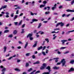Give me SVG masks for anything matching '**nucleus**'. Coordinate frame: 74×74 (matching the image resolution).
Here are the masks:
<instances>
[{
    "label": "nucleus",
    "mask_w": 74,
    "mask_h": 74,
    "mask_svg": "<svg viewBox=\"0 0 74 74\" xmlns=\"http://www.w3.org/2000/svg\"><path fill=\"white\" fill-rule=\"evenodd\" d=\"M61 41L62 42V44L63 45H64V42H67V40H61Z\"/></svg>",
    "instance_id": "2"
},
{
    "label": "nucleus",
    "mask_w": 74,
    "mask_h": 74,
    "mask_svg": "<svg viewBox=\"0 0 74 74\" xmlns=\"http://www.w3.org/2000/svg\"><path fill=\"white\" fill-rule=\"evenodd\" d=\"M66 11H67V12H74V10L68 9L66 10Z\"/></svg>",
    "instance_id": "4"
},
{
    "label": "nucleus",
    "mask_w": 74,
    "mask_h": 74,
    "mask_svg": "<svg viewBox=\"0 0 74 74\" xmlns=\"http://www.w3.org/2000/svg\"><path fill=\"white\" fill-rule=\"evenodd\" d=\"M40 73V71H37L35 73V74H37L38 73Z\"/></svg>",
    "instance_id": "49"
},
{
    "label": "nucleus",
    "mask_w": 74,
    "mask_h": 74,
    "mask_svg": "<svg viewBox=\"0 0 74 74\" xmlns=\"http://www.w3.org/2000/svg\"><path fill=\"white\" fill-rule=\"evenodd\" d=\"M43 66L45 67V66H46V65L45 64V63H44L43 64Z\"/></svg>",
    "instance_id": "60"
},
{
    "label": "nucleus",
    "mask_w": 74,
    "mask_h": 74,
    "mask_svg": "<svg viewBox=\"0 0 74 74\" xmlns=\"http://www.w3.org/2000/svg\"><path fill=\"white\" fill-rule=\"evenodd\" d=\"M74 63V60H71L70 62V63H71V64H73Z\"/></svg>",
    "instance_id": "31"
},
{
    "label": "nucleus",
    "mask_w": 74,
    "mask_h": 74,
    "mask_svg": "<svg viewBox=\"0 0 74 74\" xmlns=\"http://www.w3.org/2000/svg\"><path fill=\"white\" fill-rule=\"evenodd\" d=\"M56 37H57L56 36H55L53 38V40H55V39L56 38Z\"/></svg>",
    "instance_id": "55"
},
{
    "label": "nucleus",
    "mask_w": 74,
    "mask_h": 74,
    "mask_svg": "<svg viewBox=\"0 0 74 74\" xmlns=\"http://www.w3.org/2000/svg\"><path fill=\"white\" fill-rule=\"evenodd\" d=\"M30 12L31 15H32V16H33V15H34V13H33L32 12Z\"/></svg>",
    "instance_id": "38"
},
{
    "label": "nucleus",
    "mask_w": 74,
    "mask_h": 74,
    "mask_svg": "<svg viewBox=\"0 0 74 74\" xmlns=\"http://www.w3.org/2000/svg\"><path fill=\"white\" fill-rule=\"evenodd\" d=\"M60 23H58L56 25V27H58L59 25H60Z\"/></svg>",
    "instance_id": "46"
},
{
    "label": "nucleus",
    "mask_w": 74,
    "mask_h": 74,
    "mask_svg": "<svg viewBox=\"0 0 74 74\" xmlns=\"http://www.w3.org/2000/svg\"><path fill=\"white\" fill-rule=\"evenodd\" d=\"M18 43L19 44H23V43H22V42L21 41H19L18 42Z\"/></svg>",
    "instance_id": "57"
},
{
    "label": "nucleus",
    "mask_w": 74,
    "mask_h": 74,
    "mask_svg": "<svg viewBox=\"0 0 74 74\" xmlns=\"http://www.w3.org/2000/svg\"><path fill=\"white\" fill-rule=\"evenodd\" d=\"M59 67H57L56 66H55L53 67V69H54V70L59 69Z\"/></svg>",
    "instance_id": "12"
},
{
    "label": "nucleus",
    "mask_w": 74,
    "mask_h": 74,
    "mask_svg": "<svg viewBox=\"0 0 74 74\" xmlns=\"http://www.w3.org/2000/svg\"><path fill=\"white\" fill-rule=\"evenodd\" d=\"M25 24H23L22 26V28H23L25 27Z\"/></svg>",
    "instance_id": "54"
},
{
    "label": "nucleus",
    "mask_w": 74,
    "mask_h": 74,
    "mask_svg": "<svg viewBox=\"0 0 74 74\" xmlns=\"http://www.w3.org/2000/svg\"><path fill=\"white\" fill-rule=\"evenodd\" d=\"M39 32H40V34H44V32H41V31H40Z\"/></svg>",
    "instance_id": "42"
},
{
    "label": "nucleus",
    "mask_w": 74,
    "mask_h": 74,
    "mask_svg": "<svg viewBox=\"0 0 74 74\" xmlns=\"http://www.w3.org/2000/svg\"><path fill=\"white\" fill-rule=\"evenodd\" d=\"M17 18H18V15L15 16L14 17V20H15V19H16Z\"/></svg>",
    "instance_id": "30"
},
{
    "label": "nucleus",
    "mask_w": 74,
    "mask_h": 74,
    "mask_svg": "<svg viewBox=\"0 0 74 74\" xmlns=\"http://www.w3.org/2000/svg\"><path fill=\"white\" fill-rule=\"evenodd\" d=\"M74 3V0H73L72 1H71V5H73Z\"/></svg>",
    "instance_id": "37"
},
{
    "label": "nucleus",
    "mask_w": 74,
    "mask_h": 74,
    "mask_svg": "<svg viewBox=\"0 0 74 74\" xmlns=\"http://www.w3.org/2000/svg\"><path fill=\"white\" fill-rule=\"evenodd\" d=\"M29 63H26V64L25 65L26 67H28L29 66Z\"/></svg>",
    "instance_id": "52"
},
{
    "label": "nucleus",
    "mask_w": 74,
    "mask_h": 74,
    "mask_svg": "<svg viewBox=\"0 0 74 74\" xmlns=\"http://www.w3.org/2000/svg\"><path fill=\"white\" fill-rule=\"evenodd\" d=\"M32 70H33L32 68H30L28 70V72H30V71H32Z\"/></svg>",
    "instance_id": "41"
},
{
    "label": "nucleus",
    "mask_w": 74,
    "mask_h": 74,
    "mask_svg": "<svg viewBox=\"0 0 74 74\" xmlns=\"http://www.w3.org/2000/svg\"><path fill=\"white\" fill-rule=\"evenodd\" d=\"M15 70V71H21V70L18 69H14Z\"/></svg>",
    "instance_id": "26"
},
{
    "label": "nucleus",
    "mask_w": 74,
    "mask_h": 74,
    "mask_svg": "<svg viewBox=\"0 0 74 74\" xmlns=\"http://www.w3.org/2000/svg\"><path fill=\"white\" fill-rule=\"evenodd\" d=\"M45 40L46 41H47V43H48L49 42V39H48V38H46L45 39Z\"/></svg>",
    "instance_id": "34"
},
{
    "label": "nucleus",
    "mask_w": 74,
    "mask_h": 74,
    "mask_svg": "<svg viewBox=\"0 0 74 74\" xmlns=\"http://www.w3.org/2000/svg\"><path fill=\"white\" fill-rule=\"evenodd\" d=\"M13 37V35L12 34H10L8 36V37H10V38H12Z\"/></svg>",
    "instance_id": "23"
},
{
    "label": "nucleus",
    "mask_w": 74,
    "mask_h": 74,
    "mask_svg": "<svg viewBox=\"0 0 74 74\" xmlns=\"http://www.w3.org/2000/svg\"><path fill=\"white\" fill-rule=\"evenodd\" d=\"M66 48H67L66 47H62L60 48V49L62 50V49H66Z\"/></svg>",
    "instance_id": "11"
},
{
    "label": "nucleus",
    "mask_w": 74,
    "mask_h": 74,
    "mask_svg": "<svg viewBox=\"0 0 74 74\" xmlns=\"http://www.w3.org/2000/svg\"><path fill=\"white\" fill-rule=\"evenodd\" d=\"M30 55H31V54H30V53H27L25 54V56H30Z\"/></svg>",
    "instance_id": "13"
},
{
    "label": "nucleus",
    "mask_w": 74,
    "mask_h": 74,
    "mask_svg": "<svg viewBox=\"0 0 74 74\" xmlns=\"http://www.w3.org/2000/svg\"><path fill=\"white\" fill-rule=\"evenodd\" d=\"M41 25H42L41 23H39V24L38 26V29H39V28H40V27L41 26Z\"/></svg>",
    "instance_id": "25"
},
{
    "label": "nucleus",
    "mask_w": 74,
    "mask_h": 74,
    "mask_svg": "<svg viewBox=\"0 0 74 74\" xmlns=\"http://www.w3.org/2000/svg\"><path fill=\"white\" fill-rule=\"evenodd\" d=\"M18 9H21V8L20 7L18 6L16 8H15L14 9V10H16Z\"/></svg>",
    "instance_id": "29"
},
{
    "label": "nucleus",
    "mask_w": 74,
    "mask_h": 74,
    "mask_svg": "<svg viewBox=\"0 0 74 74\" xmlns=\"http://www.w3.org/2000/svg\"><path fill=\"white\" fill-rule=\"evenodd\" d=\"M5 70H6V69L5 68H4L1 71L2 72H4V73L5 71Z\"/></svg>",
    "instance_id": "20"
},
{
    "label": "nucleus",
    "mask_w": 74,
    "mask_h": 74,
    "mask_svg": "<svg viewBox=\"0 0 74 74\" xmlns=\"http://www.w3.org/2000/svg\"><path fill=\"white\" fill-rule=\"evenodd\" d=\"M40 62L39 61H36V62L33 63V64H40Z\"/></svg>",
    "instance_id": "10"
},
{
    "label": "nucleus",
    "mask_w": 74,
    "mask_h": 74,
    "mask_svg": "<svg viewBox=\"0 0 74 74\" xmlns=\"http://www.w3.org/2000/svg\"><path fill=\"white\" fill-rule=\"evenodd\" d=\"M14 13H11L10 16L11 17H13V16H14Z\"/></svg>",
    "instance_id": "44"
},
{
    "label": "nucleus",
    "mask_w": 74,
    "mask_h": 74,
    "mask_svg": "<svg viewBox=\"0 0 74 74\" xmlns=\"http://www.w3.org/2000/svg\"><path fill=\"white\" fill-rule=\"evenodd\" d=\"M3 49H4V50L3 51L4 52H5V51H6V50L7 49V47L5 46L3 48Z\"/></svg>",
    "instance_id": "15"
},
{
    "label": "nucleus",
    "mask_w": 74,
    "mask_h": 74,
    "mask_svg": "<svg viewBox=\"0 0 74 74\" xmlns=\"http://www.w3.org/2000/svg\"><path fill=\"white\" fill-rule=\"evenodd\" d=\"M53 15H58V13L56 12H54L53 13Z\"/></svg>",
    "instance_id": "58"
},
{
    "label": "nucleus",
    "mask_w": 74,
    "mask_h": 74,
    "mask_svg": "<svg viewBox=\"0 0 74 74\" xmlns=\"http://www.w3.org/2000/svg\"><path fill=\"white\" fill-rule=\"evenodd\" d=\"M60 24L61 25H60L61 27H62L63 26H64V23H62V22H60Z\"/></svg>",
    "instance_id": "18"
},
{
    "label": "nucleus",
    "mask_w": 74,
    "mask_h": 74,
    "mask_svg": "<svg viewBox=\"0 0 74 74\" xmlns=\"http://www.w3.org/2000/svg\"><path fill=\"white\" fill-rule=\"evenodd\" d=\"M22 21L21 20L19 22V23H18V26H20V25H21V24H22Z\"/></svg>",
    "instance_id": "33"
},
{
    "label": "nucleus",
    "mask_w": 74,
    "mask_h": 74,
    "mask_svg": "<svg viewBox=\"0 0 74 74\" xmlns=\"http://www.w3.org/2000/svg\"><path fill=\"white\" fill-rule=\"evenodd\" d=\"M6 15L5 16V18H9L10 17V16H9V15H10V13L8 12H6L5 13Z\"/></svg>",
    "instance_id": "3"
},
{
    "label": "nucleus",
    "mask_w": 74,
    "mask_h": 74,
    "mask_svg": "<svg viewBox=\"0 0 74 74\" xmlns=\"http://www.w3.org/2000/svg\"><path fill=\"white\" fill-rule=\"evenodd\" d=\"M46 48V47H45V46H44L43 48L42 51H44V50H45V49Z\"/></svg>",
    "instance_id": "53"
},
{
    "label": "nucleus",
    "mask_w": 74,
    "mask_h": 74,
    "mask_svg": "<svg viewBox=\"0 0 74 74\" xmlns=\"http://www.w3.org/2000/svg\"><path fill=\"white\" fill-rule=\"evenodd\" d=\"M44 69H45V67L43 66H42L40 68V70H43Z\"/></svg>",
    "instance_id": "40"
},
{
    "label": "nucleus",
    "mask_w": 74,
    "mask_h": 74,
    "mask_svg": "<svg viewBox=\"0 0 74 74\" xmlns=\"http://www.w3.org/2000/svg\"><path fill=\"white\" fill-rule=\"evenodd\" d=\"M2 7L3 9H4V8H6V7H7V5H5L4 6H3Z\"/></svg>",
    "instance_id": "39"
},
{
    "label": "nucleus",
    "mask_w": 74,
    "mask_h": 74,
    "mask_svg": "<svg viewBox=\"0 0 74 74\" xmlns=\"http://www.w3.org/2000/svg\"><path fill=\"white\" fill-rule=\"evenodd\" d=\"M74 20V17H73L71 19H70V21H73Z\"/></svg>",
    "instance_id": "51"
},
{
    "label": "nucleus",
    "mask_w": 74,
    "mask_h": 74,
    "mask_svg": "<svg viewBox=\"0 0 74 74\" xmlns=\"http://www.w3.org/2000/svg\"><path fill=\"white\" fill-rule=\"evenodd\" d=\"M23 15V13H21L19 15V16H22V15Z\"/></svg>",
    "instance_id": "56"
},
{
    "label": "nucleus",
    "mask_w": 74,
    "mask_h": 74,
    "mask_svg": "<svg viewBox=\"0 0 74 74\" xmlns=\"http://www.w3.org/2000/svg\"><path fill=\"white\" fill-rule=\"evenodd\" d=\"M42 46H40V47H39L38 48V51H40V49H42Z\"/></svg>",
    "instance_id": "21"
},
{
    "label": "nucleus",
    "mask_w": 74,
    "mask_h": 74,
    "mask_svg": "<svg viewBox=\"0 0 74 74\" xmlns=\"http://www.w3.org/2000/svg\"><path fill=\"white\" fill-rule=\"evenodd\" d=\"M66 62L65 61V59H63L61 60V61L60 62H58L57 63V65H60V64H61V63L62 64V66L63 67L64 66H66V65H65V64H66Z\"/></svg>",
    "instance_id": "1"
},
{
    "label": "nucleus",
    "mask_w": 74,
    "mask_h": 74,
    "mask_svg": "<svg viewBox=\"0 0 74 74\" xmlns=\"http://www.w3.org/2000/svg\"><path fill=\"white\" fill-rule=\"evenodd\" d=\"M12 58H13L12 57V56L10 57L9 58H8V60H11V59H12Z\"/></svg>",
    "instance_id": "59"
},
{
    "label": "nucleus",
    "mask_w": 74,
    "mask_h": 74,
    "mask_svg": "<svg viewBox=\"0 0 74 74\" xmlns=\"http://www.w3.org/2000/svg\"><path fill=\"white\" fill-rule=\"evenodd\" d=\"M48 50L47 49H46V53H48Z\"/></svg>",
    "instance_id": "64"
},
{
    "label": "nucleus",
    "mask_w": 74,
    "mask_h": 74,
    "mask_svg": "<svg viewBox=\"0 0 74 74\" xmlns=\"http://www.w3.org/2000/svg\"><path fill=\"white\" fill-rule=\"evenodd\" d=\"M74 71V69L72 68L71 69L68 71V72L70 73V72H71V71Z\"/></svg>",
    "instance_id": "7"
},
{
    "label": "nucleus",
    "mask_w": 74,
    "mask_h": 74,
    "mask_svg": "<svg viewBox=\"0 0 74 74\" xmlns=\"http://www.w3.org/2000/svg\"><path fill=\"white\" fill-rule=\"evenodd\" d=\"M21 30L22 31L21 32V34H23V33L25 32V31H24V29H22Z\"/></svg>",
    "instance_id": "35"
},
{
    "label": "nucleus",
    "mask_w": 74,
    "mask_h": 74,
    "mask_svg": "<svg viewBox=\"0 0 74 74\" xmlns=\"http://www.w3.org/2000/svg\"><path fill=\"white\" fill-rule=\"evenodd\" d=\"M46 69H48V70L49 71V72H48V73H50V71H51V70H50L51 69V67L49 66H48L46 68Z\"/></svg>",
    "instance_id": "5"
},
{
    "label": "nucleus",
    "mask_w": 74,
    "mask_h": 74,
    "mask_svg": "<svg viewBox=\"0 0 74 74\" xmlns=\"http://www.w3.org/2000/svg\"><path fill=\"white\" fill-rule=\"evenodd\" d=\"M18 22H14V23L15 25H17L18 24Z\"/></svg>",
    "instance_id": "63"
},
{
    "label": "nucleus",
    "mask_w": 74,
    "mask_h": 74,
    "mask_svg": "<svg viewBox=\"0 0 74 74\" xmlns=\"http://www.w3.org/2000/svg\"><path fill=\"white\" fill-rule=\"evenodd\" d=\"M18 13H19V10H17L16 11V14H18Z\"/></svg>",
    "instance_id": "48"
},
{
    "label": "nucleus",
    "mask_w": 74,
    "mask_h": 74,
    "mask_svg": "<svg viewBox=\"0 0 74 74\" xmlns=\"http://www.w3.org/2000/svg\"><path fill=\"white\" fill-rule=\"evenodd\" d=\"M33 36V34H29L27 36V38H28V37H29V38L30 37H32V36Z\"/></svg>",
    "instance_id": "6"
},
{
    "label": "nucleus",
    "mask_w": 74,
    "mask_h": 74,
    "mask_svg": "<svg viewBox=\"0 0 74 74\" xmlns=\"http://www.w3.org/2000/svg\"><path fill=\"white\" fill-rule=\"evenodd\" d=\"M53 59L54 60H55V59H56L55 61L56 62H58V59H59V58H53Z\"/></svg>",
    "instance_id": "14"
},
{
    "label": "nucleus",
    "mask_w": 74,
    "mask_h": 74,
    "mask_svg": "<svg viewBox=\"0 0 74 74\" xmlns=\"http://www.w3.org/2000/svg\"><path fill=\"white\" fill-rule=\"evenodd\" d=\"M29 39L30 40H33V37H31L29 38Z\"/></svg>",
    "instance_id": "61"
},
{
    "label": "nucleus",
    "mask_w": 74,
    "mask_h": 74,
    "mask_svg": "<svg viewBox=\"0 0 74 74\" xmlns=\"http://www.w3.org/2000/svg\"><path fill=\"white\" fill-rule=\"evenodd\" d=\"M13 33L14 34H16L17 33V31L16 30H14Z\"/></svg>",
    "instance_id": "27"
},
{
    "label": "nucleus",
    "mask_w": 74,
    "mask_h": 74,
    "mask_svg": "<svg viewBox=\"0 0 74 74\" xmlns=\"http://www.w3.org/2000/svg\"><path fill=\"white\" fill-rule=\"evenodd\" d=\"M74 30L72 31H68V32L66 33V34H70V33H71V32H74Z\"/></svg>",
    "instance_id": "8"
},
{
    "label": "nucleus",
    "mask_w": 74,
    "mask_h": 74,
    "mask_svg": "<svg viewBox=\"0 0 74 74\" xmlns=\"http://www.w3.org/2000/svg\"><path fill=\"white\" fill-rule=\"evenodd\" d=\"M60 30V28H56L54 29V31L56 30Z\"/></svg>",
    "instance_id": "36"
},
{
    "label": "nucleus",
    "mask_w": 74,
    "mask_h": 74,
    "mask_svg": "<svg viewBox=\"0 0 74 74\" xmlns=\"http://www.w3.org/2000/svg\"><path fill=\"white\" fill-rule=\"evenodd\" d=\"M37 21H38V20L37 19H34L32 20V21L33 22H37Z\"/></svg>",
    "instance_id": "17"
},
{
    "label": "nucleus",
    "mask_w": 74,
    "mask_h": 74,
    "mask_svg": "<svg viewBox=\"0 0 74 74\" xmlns=\"http://www.w3.org/2000/svg\"><path fill=\"white\" fill-rule=\"evenodd\" d=\"M59 31H58L57 32H56L55 31H53V32H51V33H52V34H53V33H59Z\"/></svg>",
    "instance_id": "32"
},
{
    "label": "nucleus",
    "mask_w": 74,
    "mask_h": 74,
    "mask_svg": "<svg viewBox=\"0 0 74 74\" xmlns=\"http://www.w3.org/2000/svg\"><path fill=\"white\" fill-rule=\"evenodd\" d=\"M27 45H28V42H26V43L25 45V46H24V48L25 49H26V47L27 46Z\"/></svg>",
    "instance_id": "9"
},
{
    "label": "nucleus",
    "mask_w": 74,
    "mask_h": 74,
    "mask_svg": "<svg viewBox=\"0 0 74 74\" xmlns=\"http://www.w3.org/2000/svg\"><path fill=\"white\" fill-rule=\"evenodd\" d=\"M62 5H60V6L59 7V9H61V8H62Z\"/></svg>",
    "instance_id": "62"
},
{
    "label": "nucleus",
    "mask_w": 74,
    "mask_h": 74,
    "mask_svg": "<svg viewBox=\"0 0 74 74\" xmlns=\"http://www.w3.org/2000/svg\"><path fill=\"white\" fill-rule=\"evenodd\" d=\"M50 13V12H45V14H46V15H47L48 14H49Z\"/></svg>",
    "instance_id": "43"
},
{
    "label": "nucleus",
    "mask_w": 74,
    "mask_h": 74,
    "mask_svg": "<svg viewBox=\"0 0 74 74\" xmlns=\"http://www.w3.org/2000/svg\"><path fill=\"white\" fill-rule=\"evenodd\" d=\"M35 44L33 46V47H36V46H37V41H36L35 42Z\"/></svg>",
    "instance_id": "16"
},
{
    "label": "nucleus",
    "mask_w": 74,
    "mask_h": 74,
    "mask_svg": "<svg viewBox=\"0 0 74 74\" xmlns=\"http://www.w3.org/2000/svg\"><path fill=\"white\" fill-rule=\"evenodd\" d=\"M45 7V4L41 5L40 6V8H42V7Z\"/></svg>",
    "instance_id": "19"
},
{
    "label": "nucleus",
    "mask_w": 74,
    "mask_h": 74,
    "mask_svg": "<svg viewBox=\"0 0 74 74\" xmlns=\"http://www.w3.org/2000/svg\"><path fill=\"white\" fill-rule=\"evenodd\" d=\"M9 32V30H5L3 32L4 33H8Z\"/></svg>",
    "instance_id": "22"
},
{
    "label": "nucleus",
    "mask_w": 74,
    "mask_h": 74,
    "mask_svg": "<svg viewBox=\"0 0 74 74\" xmlns=\"http://www.w3.org/2000/svg\"><path fill=\"white\" fill-rule=\"evenodd\" d=\"M56 7H53L51 8V9L53 11H54V10H55V9H56Z\"/></svg>",
    "instance_id": "28"
},
{
    "label": "nucleus",
    "mask_w": 74,
    "mask_h": 74,
    "mask_svg": "<svg viewBox=\"0 0 74 74\" xmlns=\"http://www.w3.org/2000/svg\"><path fill=\"white\" fill-rule=\"evenodd\" d=\"M47 8H48V10H49V9H50V7L49 6L47 7H45L44 8V10H47Z\"/></svg>",
    "instance_id": "24"
},
{
    "label": "nucleus",
    "mask_w": 74,
    "mask_h": 74,
    "mask_svg": "<svg viewBox=\"0 0 74 74\" xmlns=\"http://www.w3.org/2000/svg\"><path fill=\"white\" fill-rule=\"evenodd\" d=\"M43 4H47V1H43Z\"/></svg>",
    "instance_id": "47"
},
{
    "label": "nucleus",
    "mask_w": 74,
    "mask_h": 74,
    "mask_svg": "<svg viewBox=\"0 0 74 74\" xmlns=\"http://www.w3.org/2000/svg\"><path fill=\"white\" fill-rule=\"evenodd\" d=\"M42 53L43 55H44V56H45V55H46V54H45V52L44 51H42Z\"/></svg>",
    "instance_id": "45"
},
{
    "label": "nucleus",
    "mask_w": 74,
    "mask_h": 74,
    "mask_svg": "<svg viewBox=\"0 0 74 74\" xmlns=\"http://www.w3.org/2000/svg\"><path fill=\"white\" fill-rule=\"evenodd\" d=\"M69 53V51H66L64 53V54H66V53Z\"/></svg>",
    "instance_id": "50"
}]
</instances>
